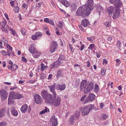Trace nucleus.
I'll return each instance as SVG.
<instances>
[{
	"label": "nucleus",
	"instance_id": "nucleus-48",
	"mask_svg": "<svg viewBox=\"0 0 126 126\" xmlns=\"http://www.w3.org/2000/svg\"><path fill=\"white\" fill-rule=\"evenodd\" d=\"M86 95L85 94L83 95L81 97L80 99V101H83L84 99V98L86 97Z\"/></svg>",
	"mask_w": 126,
	"mask_h": 126
},
{
	"label": "nucleus",
	"instance_id": "nucleus-29",
	"mask_svg": "<svg viewBox=\"0 0 126 126\" xmlns=\"http://www.w3.org/2000/svg\"><path fill=\"white\" fill-rule=\"evenodd\" d=\"M60 63H51L50 66L51 68H56L58 66Z\"/></svg>",
	"mask_w": 126,
	"mask_h": 126
},
{
	"label": "nucleus",
	"instance_id": "nucleus-53",
	"mask_svg": "<svg viewBox=\"0 0 126 126\" xmlns=\"http://www.w3.org/2000/svg\"><path fill=\"white\" fill-rule=\"evenodd\" d=\"M1 53L2 55H3L6 56L7 55V54L6 53V51L4 50H2L1 51Z\"/></svg>",
	"mask_w": 126,
	"mask_h": 126
},
{
	"label": "nucleus",
	"instance_id": "nucleus-41",
	"mask_svg": "<svg viewBox=\"0 0 126 126\" xmlns=\"http://www.w3.org/2000/svg\"><path fill=\"white\" fill-rule=\"evenodd\" d=\"M107 117V115L104 114H102L101 116V118L103 120H105Z\"/></svg>",
	"mask_w": 126,
	"mask_h": 126
},
{
	"label": "nucleus",
	"instance_id": "nucleus-21",
	"mask_svg": "<svg viewBox=\"0 0 126 126\" xmlns=\"http://www.w3.org/2000/svg\"><path fill=\"white\" fill-rule=\"evenodd\" d=\"M28 108V106L27 104L23 105L21 109V111L23 113H25L27 111Z\"/></svg>",
	"mask_w": 126,
	"mask_h": 126
},
{
	"label": "nucleus",
	"instance_id": "nucleus-42",
	"mask_svg": "<svg viewBox=\"0 0 126 126\" xmlns=\"http://www.w3.org/2000/svg\"><path fill=\"white\" fill-rule=\"evenodd\" d=\"M41 70L42 71H43L45 69L46 67V65L44 66V64L43 63H41Z\"/></svg>",
	"mask_w": 126,
	"mask_h": 126
},
{
	"label": "nucleus",
	"instance_id": "nucleus-6",
	"mask_svg": "<svg viewBox=\"0 0 126 126\" xmlns=\"http://www.w3.org/2000/svg\"><path fill=\"white\" fill-rule=\"evenodd\" d=\"M9 95L10 96H11L12 98L14 99H19L23 97L22 94L13 92H10Z\"/></svg>",
	"mask_w": 126,
	"mask_h": 126
},
{
	"label": "nucleus",
	"instance_id": "nucleus-36",
	"mask_svg": "<svg viewBox=\"0 0 126 126\" xmlns=\"http://www.w3.org/2000/svg\"><path fill=\"white\" fill-rule=\"evenodd\" d=\"M110 23L109 21H107L104 22V24L107 27H109L110 26Z\"/></svg>",
	"mask_w": 126,
	"mask_h": 126
},
{
	"label": "nucleus",
	"instance_id": "nucleus-37",
	"mask_svg": "<svg viewBox=\"0 0 126 126\" xmlns=\"http://www.w3.org/2000/svg\"><path fill=\"white\" fill-rule=\"evenodd\" d=\"M106 71L105 68H103L101 70V74L102 75L104 76L105 75Z\"/></svg>",
	"mask_w": 126,
	"mask_h": 126
},
{
	"label": "nucleus",
	"instance_id": "nucleus-27",
	"mask_svg": "<svg viewBox=\"0 0 126 126\" xmlns=\"http://www.w3.org/2000/svg\"><path fill=\"white\" fill-rule=\"evenodd\" d=\"M74 117L73 115H72L70 117L69 120V124H72L74 122Z\"/></svg>",
	"mask_w": 126,
	"mask_h": 126
},
{
	"label": "nucleus",
	"instance_id": "nucleus-33",
	"mask_svg": "<svg viewBox=\"0 0 126 126\" xmlns=\"http://www.w3.org/2000/svg\"><path fill=\"white\" fill-rule=\"evenodd\" d=\"M0 25L2 26V28L4 27H6V21H3L0 22Z\"/></svg>",
	"mask_w": 126,
	"mask_h": 126
},
{
	"label": "nucleus",
	"instance_id": "nucleus-59",
	"mask_svg": "<svg viewBox=\"0 0 126 126\" xmlns=\"http://www.w3.org/2000/svg\"><path fill=\"white\" fill-rule=\"evenodd\" d=\"M44 110L45 111V112H49V109L47 107H45V109H44Z\"/></svg>",
	"mask_w": 126,
	"mask_h": 126
},
{
	"label": "nucleus",
	"instance_id": "nucleus-23",
	"mask_svg": "<svg viewBox=\"0 0 126 126\" xmlns=\"http://www.w3.org/2000/svg\"><path fill=\"white\" fill-rule=\"evenodd\" d=\"M77 6L75 3H72L71 5V10L72 11L75 12L77 9Z\"/></svg>",
	"mask_w": 126,
	"mask_h": 126
},
{
	"label": "nucleus",
	"instance_id": "nucleus-62",
	"mask_svg": "<svg viewBox=\"0 0 126 126\" xmlns=\"http://www.w3.org/2000/svg\"><path fill=\"white\" fill-rule=\"evenodd\" d=\"M10 4L12 6H13L14 5V1H11L10 2Z\"/></svg>",
	"mask_w": 126,
	"mask_h": 126
},
{
	"label": "nucleus",
	"instance_id": "nucleus-58",
	"mask_svg": "<svg viewBox=\"0 0 126 126\" xmlns=\"http://www.w3.org/2000/svg\"><path fill=\"white\" fill-rule=\"evenodd\" d=\"M94 47V45L93 44H91L90 45L89 47L90 48L92 49Z\"/></svg>",
	"mask_w": 126,
	"mask_h": 126
},
{
	"label": "nucleus",
	"instance_id": "nucleus-16",
	"mask_svg": "<svg viewBox=\"0 0 126 126\" xmlns=\"http://www.w3.org/2000/svg\"><path fill=\"white\" fill-rule=\"evenodd\" d=\"M59 1L66 7H68L70 5V3L66 0H58Z\"/></svg>",
	"mask_w": 126,
	"mask_h": 126
},
{
	"label": "nucleus",
	"instance_id": "nucleus-50",
	"mask_svg": "<svg viewBox=\"0 0 126 126\" xmlns=\"http://www.w3.org/2000/svg\"><path fill=\"white\" fill-rule=\"evenodd\" d=\"M12 68L14 69H16L17 68V66L15 64H12Z\"/></svg>",
	"mask_w": 126,
	"mask_h": 126
},
{
	"label": "nucleus",
	"instance_id": "nucleus-12",
	"mask_svg": "<svg viewBox=\"0 0 126 126\" xmlns=\"http://www.w3.org/2000/svg\"><path fill=\"white\" fill-rule=\"evenodd\" d=\"M42 36L41 34L39 32H37L35 33V34L32 35V39L33 40L38 39L41 38Z\"/></svg>",
	"mask_w": 126,
	"mask_h": 126
},
{
	"label": "nucleus",
	"instance_id": "nucleus-45",
	"mask_svg": "<svg viewBox=\"0 0 126 126\" xmlns=\"http://www.w3.org/2000/svg\"><path fill=\"white\" fill-rule=\"evenodd\" d=\"M69 47L70 49V50L71 52H73L74 50V49H73V48L72 47V45H71L70 44H69Z\"/></svg>",
	"mask_w": 126,
	"mask_h": 126
},
{
	"label": "nucleus",
	"instance_id": "nucleus-17",
	"mask_svg": "<svg viewBox=\"0 0 126 126\" xmlns=\"http://www.w3.org/2000/svg\"><path fill=\"white\" fill-rule=\"evenodd\" d=\"M114 8L112 6H110L108 7L107 9V11L108 13L109 16L110 17L111 16V14L114 10Z\"/></svg>",
	"mask_w": 126,
	"mask_h": 126
},
{
	"label": "nucleus",
	"instance_id": "nucleus-18",
	"mask_svg": "<svg viewBox=\"0 0 126 126\" xmlns=\"http://www.w3.org/2000/svg\"><path fill=\"white\" fill-rule=\"evenodd\" d=\"M89 22L87 19H85L82 20L81 24L84 27H85L89 24Z\"/></svg>",
	"mask_w": 126,
	"mask_h": 126
},
{
	"label": "nucleus",
	"instance_id": "nucleus-2",
	"mask_svg": "<svg viewBox=\"0 0 126 126\" xmlns=\"http://www.w3.org/2000/svg\"><path fill=\"white\" fill-rule=\"evenodd\" d=\"M91 10L90 7L86 6V5H83L80 7L76 12V15L81 16L83 17H86L90 14Z\"/></svg>",
	"mask_w": 126,
	"mask_h": 126
},
{
	"label": "nucleus",
	"instance_id": "nucleus-32",
	"mask_svg": "<svg viewBox=\"0 0 126 126\" xmlns=\"http://www.w3.org/2000/svg\"><path fill=\"white\" fill-rule=\"evenodd\" d=\"M103 8L101 6L98 5L97 6V9L98 11V13H99V15H100V13L101 12V11L103 10Z\"/></svg>",
	"mask_w": 126,
	"mask_h": 126
},
{
	"label": "nucleus",
	"instance_id": "nucleus-60",
	"mask_svg": "<svg viewBox=\"0 0 126 126\" xmlns=\"http://www.w3.org/2000/svg\"><path fill=\"white\" fill-rule=\"evenodd\" d=\"M79 29L82 31H84V29L83 28L81 25L79 26Z\"/></svg>",
	"mask_w": 126,
	"mask_h": 126
},
{
	"label": "nucleus",
	"instance_id": "nucleus-51",
	"mask_svg": "<svg viewBox=\"0 0 126 126\" xmlns=\"http://www.w3.org/2000/svg\"><path fill=\"white\" fill-rule=\"evenodd\" d=\"M49 20L48 18H45L44 19V21L46 23H48L49 22Z\"/></svg>",
	"mask_w": 126,
	"mask_h": 126
},
{
	"label": "nucleus",
	"instance_id": "nucleus-25",
	"mask_svg": "<svg viewBox=\"0 0 126 126\" xmlns=\"http://www.w3.org/2000/svg\"><path fill=\"white\" fill-rule=\"evenodd\" d=\"M88 97L89 98L90 100L93 101L94 100L95 98V96L94 94L90 93Z\"/></svg>",
	"mask_w": 126,
	"mask_h": 126
},
{
	"label": "nucleus",
	"instance_id": "nucleus-9",
	"mask_svg": "<svg viewBox=\"0 0 126 126\" xmlns=\"http://www.w3.org/2000/svg\"><path fill=\"white\" fill-rule=\"evenodd\" d=\"M120 0H110V2L114 4L116 7L119 8L121 7L122 3L119 1Z\"/></svg>",
	"mask_w": 126,
	"mask_h": 126
},
{
	"label": "nucleus",
	"instance_id": "nucleus-3",
	"mask_svg": "<svg viewBox=\"0 0 126 126\" xmlns=\"http://www.w3.org/2000/svg\"><path fill=\"white\" fill-rule=\"evenodd\" d=\"M94 108V105L92 104H89L84 108L81 107L80 108L79 111L82 112V115L83 116L87 115Z\"/></svg>",
	"mask_w": 126,
	"mask_h": 126
},
{
	"label": "nucleus",
	"instance_id": "nucleus-19",
	"mask_svg": "<svg viewBox=\"0 0 126 126\" xmlns=\"http://www.w3.org/2000/svg\"><path fill=\"white\" fill-rule=\"evenodd\" d=\"M56 84L54 83L53 84V85H51V86H48V87L49 88L50 90V91L52 92L53 95H54L55 93V94H56L55 92L54 91V89L55 87H56Z\"/></svg>",
	"mask_w": 126,
	"mask_h": 126
},
{
	"label": "nucleus",
	"instance_id": "nucleus-47",
	"mask_svg": "<svg viewBox=\"0 0 126 126\" xmlns=\"http://www.w3.org/2000/svg\"><path fill=\"white\" fill-rule=\"evenodd\" d=\"M90 100V99L88 97V96L87 98H86L85 99V100L84 101V104H85L87 102H89Z\"/></svg>",
	"mask_w": 126,
	"mask_h": 126
},
{
	"label": "nucleus",
	"instance_id": "nucleus-31",
	"mask_svg": "<svg viewBox=\"0 0 126 126\" xmlns=\"http://www.w3.org/2000/svg\"><path fill=\"white\" fill-rule=\"evenodd\" d=\"M99 86L97 84H96L95 86V88L94 89V91L96 93H97L99 91Z\"/></svg>",
	"mask_w": 126,
	"mask_h": 126
},
{
	"label": "nucleus",
	"instance_id": "nucleus-56",
	"mask_svg": "<svg viewBox=\"0 0 126 126\" xmlns=\"http://www.w3.org/2000/svg\"><path fill=\"white\" fill-rule=\"evenodd\" d=\"M9 64L8 66V67L9 69H12V64L13 63H9Z\"/></svg>",
	"mask_w": 126,
	"mask_h": 126
},
{
	"label": "nucleus",
	"instance_id": "nucleus-15",
	"mask_svg": "<svg viewBox=\"0 0 126 126\" xmlns=\"http://www.w3.org/2000/svg\"><path fill=\"white\" fill-rule=\"evenodd\" d=\"M65 88V85L64 84L60 85L58 84L56 85V88L57 90H59L61 91L63 90Z\"/></svg>",
	"mask_w": 126,
	"mask_h": 126
},
{
	"label": "nucleus",
	"instance_id": "nucleus-49",
	"mask_svg": "<svg viewBox=\"0 0 126 126\" xmlns=\"http://www.w3.org/2000/svg\"><path fill=\"white\" fill-rule=\"evenodd\" d=\"M27 5L25 3H23L22 5V7L24 9H27Z\"/></svg>",
	"mask_w": 126,
	"mask_h": 126
},
{
	"label": "nucleus",
	"instance_id": "nucleus-26",
	"mask_svg": "<svg viewBox=\"0 0 126 126\" xmlns=\"http://www.w3.org/2000/svg\"><path fill=\"white\" fill-rule=\"evenodd\" d=\"M64 56L63 55H60L58 60L57 62L59 63H62L63 62V61L64 60Z\"/></svg>",
	"mask_w": 126,
	"mask_h": 126
},
{
	"label": "nucleus",
	"instance_id": "nucleus-52",
	"mask_svg": "<svg viewBox=\"0 0 126 126\" xmlns=\"http://www.w3.org/2000/svg\"><path fill=\"white\" fill-rule=\"evenodd\" d=\"M21 60L22 61L26 62L27 61V59L25 58L24 57H22Z\"/></svg>",
	"mask_w": 126,
	"mask_h": 126
},
{
	"label": "nucleus",
	"instance_id": "nucleus-43",
	"mask_svg": "<svg viewBox=\"0 0 126 126\" xmlns=\"http://www.w3.org/2000/svg\"><path fill=\"white\" fill-rule=\"evenodd\" d=\"M79 115L80 112L78 111H77L76 114V117L78 119V118L79 117Z\"/></svg>",
	"mask_w": 126,
	"mask_h": 126
},
{
	"label": "nucleus",
	"instance_id": "nucleus-44",
	"mask_svg": "<svg viewBox=\"0 0 126 126\" xmlns=\"http://www.w3.org/2000/svg\"><path fill=\"white\" fill-rule=\"evenodd\" d=\"M87 39L88 40L90 41H92L94 40V37H88L87 38Z\"/></svg>",
	"mask_w": 126,
	"mask_h": 126
},
{
	"label": "nucleus",
	"instance_id": "nucleus-13",
	"mask_svg": "<svg viewBox=\"0 0 126 126\" xmlns=\"http://www.w3.org/2000/svg\"><path fill=\"white\" fill-rule=\"evenodd\" d=\"M87 4L84 5H86V6L90 7L91 10H93L94 8L93 0H87Z\"/></svg>",
	"mask_w": 126,
	"mask_h": 126
},
{
	"label": "nucleus",
	"instance_id": "nucleus-14",
	"mask_svg": "<svg viewBox=\"0 0 126 126\" xmlns=\"http://www.w3.org/2000/svg\"><path fill=\"white\" fill-rule=\"evenodd\" d=\"M121 11L120 9L119 8L115 10V13L113 15L112 17L113 19H116L120 16V12Z\"/></svg>",
	"mask_w": 126,
	"mask_h": 126
},
{
	"label": "nucleus",
	"instance_id": "nucleus-39",
	"mask_svg": "<svg viewBox=\"0 0 126 126\" xmlns=\"http://www.w3.org/2000/svg\"><path fill=\"white\" fill-rule=\"evenodd\" d=\"M46 77V75L43 73H42L41 74L40 79H43Z\"/></svg>",
	"mask_w": 126,
	"mask_h": 126
},
{
	"label": "nucleus",
	"instance_id": "nucleus-24",
	"mask_svg": "<svg viewBox=\"0 0 126 126\" xmlns=\"http://www.w3.org/2000/svg\"><path fill=\"white\" fill-rule=\"evenodd\" d=\"M11 112L12 114L15 116H17L18 113L17 111L14 109V107H12L11 108Z\"/></svg>",
	"mask_w": 126,
	"mask_h": 126
},
{
	"label": "nucleus",
	"instance_id": "nucleus-55",
	"mask_svg": "<svg viewBox=\"0 0 126 126\" xmlns=\"http://www.w3.org/2000/svg\"><path fill=\"white\" fill-rule=\"evenodd\" d=\"M36 81V80L34 79L33 80H29V82L31 83H34Z\"/></svg>",
	"mask_w": 126,
	"mask_h": 126
},
{
	"label": "nucleus",
	"instance_id": "nucleus-28",
	"mask_svg": "<svg viewBox=\"0 0 126 126\" xmlns=\"http://www.w3.org/2000/svg\"><path fill=\"white\" fill-rule=\"evenodd\" d=\"M63 75V74L62 73V70L60 69L57 72V77H62Z\"/></svg>",
	"mask_w": 126,
	"mask_h": 126
},
{
	"label": "nucleus",
	"instance_id": "nucleus-40",
	"mask_svg": "<svg viewBox=\"0 0 126 126\" xmlns=\"http://www.w3.org/2000/svg\"><path fill=\"white\" fill-rule=\"evenodd\" d=\"M6 47L8 49L7 50H8L11 51H12V47L9 45L7 44Z\"/></svg>",
	"mask_w": 126,
	"mask_h": 126
},
{
	"label": "nucleus",
	"instance_id": "nucleus-54",
	"mask_svg": "<svg viewBox=\"0 0 126 126\" xmlns=\"http://www.w3.org/2000/svg\"><path fill=\"white\" fill-rule=\"evenodd\" d=\"M19 11V7L18 6H16V7L15 10V11L16 12H18Z\"/></svg>",
	"mask_w": 126,
	"mask_h": 126
},
{
	"label": "nucleus",
	"instance_id": "nucleus-20",
	"mask_svg": "<svg viewBox=\"0 0 126 126\" xmlns=\"http://www.w3.org/2000/svg\"><path fill=\"white\" fill-rule=\"evenodd\" d=\"M52 126H56L58 124L57 119L55 116L52 117Z\"/></svg>",
	"mask_w": 126,
	"mask_h": 126
},
{
	"label": "nucleus",
	"instance_id": "nucleus-57",
	"mask_svg": "<svg viewBox=\"0 0 126 126\" xmlns=\"http://www.w3.org/2000/svg\"><path fill=\"white\" fill-rule=\"evenodd\" d=\"M49 23L50 24H51V25H53L54 26L53 21L52 20H49Z\"/></svg>",
	"mask_w": 126,
	"mask_h": 126
},
{
	"label": "nucleus",
	"instance_id": "nucleus-63",
	"mask_svg": "<svg viewBox=\"0 0 126 126\" xmlns=\"http://www.w3.org/2000/svg\"><path fill=\"white\" fill-rule=\"evenodd\" d=\"M84 47L85 46L84 45L82 44L80 48V50H82Z\"/></svg>",
	"mask_w": 126,
	"mask_h": 126
},
{
	"label": "nucleus",
	"instance_id": "nucleus-38",
	"mask_svg": "<svg viewBox=\"0 0 126 126\" xmlns=\"http://www.w3.org/2000/svg\"><path fill=\"white\" fill-rule=\"evenodd\" d=\"M63 23L61 21L59 22V24H58V26L59 28H62L63 27Z\"/></svg>",
	"mask_w": 126,
	"mask_h": 126
},
{
	"label": "nucleus",
	"instance_id": "nucleus-1",
	"mask_svg": "<svg viewBox=\"0 0 126 126\" xmlns=\"http://www.w3.org/2000/svg\"><path fill=\"white\" fill-rule=\"evenodd\" d=\"M41 93V95L43 99L45 100L46 103L51 104L55 107L60 105L61 98L59 96L57 97L56 94L55 93L54 95H53L45 90L42 91Z\"/></svg>",
	"mask_w": 126,
	"mask_h": 126
},
{
	"label": "nucleus",
	"instance_id": "nucleus-34",
	"mask_svg": "<svg viewBox=\"0 0 126 126\" xmlns=\"http://www.w3.org/2000/svg\"><path fill=\"white\" fill-rule=\"evenodd\" d=\"M21 32L22 34L23 35H25L26 33V31L23 28H21Z\"/></svg>",
	"mask_w": 126,
	"mask_h": 126
},
{
	"label": "nucleus",
	"instance_id": "nucleus-30",
	"mask_svg": "<svg viewBox=\"0 0 126 126\" xmlns=\"http://www.w3.org/2000/svg\"><path fill=\"white\" fill-rule=\"evenodd\" d=\"M5 112V109H2L0 110V117H1L3 116Z\"/></svg>",
	"mask_w": 126,
	"mask_h": 126
},
{
	"label": "nucleus",
	"instance_id": "nucleus-7",
	"mask_svg": "<svg viewBox=\"0 0 126 126\" xmlns=\"http://www.w3.org/2000/svg\"><path fill=\"white\" fill-rule=\"evenodd\" d=\"M88 83L86 80H83L81 81L80 86V90L81 91H83L84 92L85 88L87 87Z\"/></svg>",
	"mask_w": 126,
	"mask_h": 126
},
{
	"label": "nucleus",
	"instance_id": "nucleus-22",
	"mask_svg": "<svg viewBox=\"0 0 126 126\" xmlns=\"http://www.w3.org/2000/svg\"><path fill=\"white\" fill-rule=\"evenodd\" d=\"M9 27L8 25H6V26L1 28L2 31L6 33H7L9 31Z\"/></svg>",
	"mask_w": 126,
	"mask_h": 126
},
{
	"label": "nucleus",
	"instance_id": "nucleus-64",
	"mask_svg": "<svg viewBox=\"0 0 126 126\" xmlns=\"http://www.w3.org/2000/svg\"><path fill=\"white\" fill-rule=\"evenodd\" d=\"M46 112H45V111H44V110H42V111H41L40 112V113L41 114H42L44 113H45Z\"/></svg>",
	"mask_w": 126,
	"mask_h": 126
},
{
	"label": "nucleus",
	"instance_id": "nucleus-5",
	"mask_svg": "<svg viewBox=\"0 0 126 126\" xmlns=\"http://www.w3.org/2000/svg\"><path fill=\"white\" fill-rule=\"evenodd\" d=\"M94 84L93 82L91 81L89 83L88 82L87 87L85 88L84 93L86 94L90 92L94 88Z\"/></svg>",
	"mask_w": 126,
	"mask_h": 126
},
{
	"label": "nucleus",
	"instance_id": "nucleus-10",
	"mask_svg": "<svg viewBox=\"0 0 126 126\" xmlns=\"http://www.w3.org/2000/svg\"><path fill=\"white\" fill-rule=\"evenodd\" d=\"M58 47V44L57 43L54 41L52 42V44L51 46L50 51L51 53H53L57 49Z\"/></svg>",
	"mask_w": 126,
	"mask_h": 126
},
{
	"label": "nucleus",
	"instance_id": "nucleus-35",
	"mask_svg": "<svg viewBox=\"0 0 126 126\" xmlns=\"http://www.w3.org/2000/svg\"><path fill=\"white\" fill-rule=\"evenodd\" d=\"M11 96H10L9 95V97L8 98V104L11 105L13 102V100L12 98H11Z\"/></svg>",
	"mask_w": 126,
	"mask_h": 126
},
{
	"label": "nucleus",
	"instance_id": "nucleus-46",
	"mask_svg": "<svg viewBox=\"0 0 126 126\" xmlns=\"http://www.w3.org/2000/svg\"><path fill=\"white\" fill-rule=\"evenodd\" d=\"M6 125V123L5 122H2L0 123V126H5Z\"/></svg>",
	"mask_w": 126,
	"mask_h": 126
},
{
	"label": "nucleus",
	"instance_id": "nucleus-61",
	"mask_svg": "<svg viewBox=\"0 0 126 126\" xmlns=\"http://www.w3.org/2000/svg\"><path fill=\"white\" fill-rule=\"evenodd\" d=\"M113 31L114 32L115 31H116V32L117 31H119V32H120L119 30H118L117 28H113Z\"/></svg>",
	"mask_w": 126,
	"mask_h": 126
},
{
	"label": "nucleus",
	"instance_id": "nucleus-8",
	"mask_svg": "<svg viewBox=\"0 0 126 126\" xmlns=\"http://www.w3.org/2000/svg\"><path fill=\"white\" fill-rule=\"evenodd\" d=\"M35 102L37 104H39L42 103L43 99L38 94H35L34 96Z\"/></svg>",
	"mask_w": 126,
	"mask_h": 126
},
{
	"label": "nucleus",
	"instance_id": "nucleus-11",
	"mask_svg": "<svg viewBox=\"0 0 126 126\" xmlns=\"http://www.w3.org/2000/svg\"><path fill=\"white\" fill-rule=\"evenodd\" d=\"M0 94L2 98L4 99H6L7 97L8 94L5 90L0 89Z\"/></svg>",
	"mask_w": 126,
	"mask_h": 126
},
{
	"label": "nucleus",
	"instance_id": "nucleus-4",
	"mask_svg": "<svg viewBox=\"0 0 126 126\" xmlns=\"http://www.w3.org/2000/svg\"><path fill=\"white\" fill-rule=\"evenodd\" d=\"M29 52L32 53L35 58H38L40 55V53L38 52L34 46L31 45L29 48Z\"/></svg>",
	"mask_w": 126,
	"mask_h": 126
}]
</instances>
